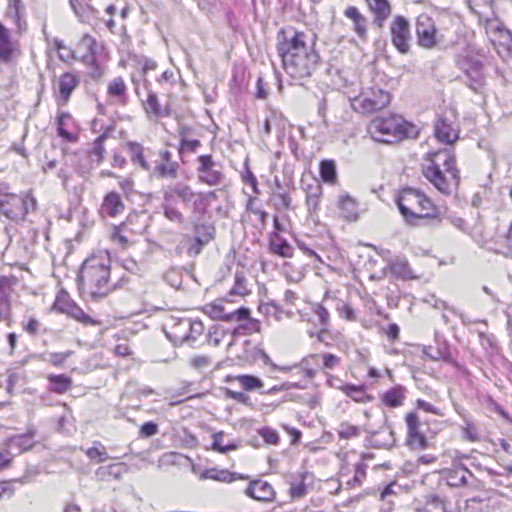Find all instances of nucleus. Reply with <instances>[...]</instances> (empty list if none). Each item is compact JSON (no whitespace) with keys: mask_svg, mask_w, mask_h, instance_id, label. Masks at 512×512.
<instances>
[{"mask_svg":"<svg viewBox=\"0 0 512 512\" xmlns=\"http://www.w3.org/2000/svg\"><path fill=\"white\" fill-rule=\"evenodd\" d=\"M277 53L285 72L295 80L313 75L320 64L314 36L293 29H281L277 34Z\"/></svg>","mask_w":512,"mask_h":512,"instance_id":"f257e3e1","label":"nucleus"},{"mask_svg":"<svg viewBox=\"0 0 512 512\" xmlns=\"http://www.w3.org/2000/svg\"><path fill=\"white\" fill-rule=\"evenodd\" d=\"M425 179L444 195L452 194L460 182L454 155L447 149L425 154L421 163Z\"/></svg>","mask_w":512,"mask_h":512,"instance_id":"f03ea898","label":"nucleus"},{"mask_svg":"<svg viewBox=\"0 0 512 512\" xmlns=\"http://www.w3.org/2000/svg\"><path fill=\"white\" fill-rule=\"evenodd\" d=\"M109 275L110 267L107 264L95 257L87 259L80 272V285L87 289L92 297H104L110 290Z\"/></svg>","mask_w":512,"mask_h":512,"instance_id":"7ed1b4c3","label":"nucleus"},{"mask_svg":"<svg viewBox=\"0 0 512 512\" xmlns=\"http://www.w3.org/2000/svg\"><path fill=\"white\" fill-rule=\"evenodd\" d=\"M413 126L400 117L390 115L372 120L368 126L371 138L380 143L392 144L409 137Z\"/></svg>","mask_w":512,"mask_h":512,"instance_id":"20e7f679","label":"nucleus"},{"mask_svg":"<svg viewBox=\"0 0 512 512\" xmlns=\"http://www.w3.org/2000/svg\"><path fill=\"white\" fill-rule=\"evenodd\" d=\"M396 202L400 213L409 222L418 218L431 217L435 212L432 201L414 188L403 189Z\"/></svg>","mask_w":512,"mask_h":512,"instance_id":"39448f33","label":"nucleus"},{"mask_svg":"<svg viewBox=\"0 0 512 512\" xmlns=\"http://www.w3.org/2000/svg\"><path fill=\"white\" fill-rule=\"evenodd\" d=\"M455 63L466 76L469 88L477 92L485 81L484 65L478 52L467 48L456 55Z\"/></svg>","mask_w":512,"mask_h":512,"instance_id":"423d86ee","label":"nucleus"},{"mask_svg":"<svg viewBox=\"0 0 512 512\" xmlns=\"http://www.w3.org/2000/svg\"><path fill=\"white\" fill-rule=\"evenodd\" d=\"M391 101L389 92L383 89H370L351 101L353 110L363 115L377 113L386 108Z\"/></svg>","mask_w":512,"mask_h":512,"instance_id":"0eeeda50","label":"nucleus"},{"mask_svg":"<svg viewBox=\"0 0 512 512\" xmlns=\"http://www.w3.org/2000/svg\"><path fill=\"white\" fill-rule=\"evenodd\" d=\"M417 43L424 49H434L445 42V35L437 29L434 20L427 14H420L416 20Z\"/></svg>","mask_w":512,"mask_h":512,"instance_id":"6e6552de","label":"nucleus"},{"mask_svg":"<svg viewBox=\"0 0 512 512\" xmlns=\"http://www.w3.org/2000/svg\"><path fill=\"white\" fill-rule=\"evenodd\" d=\"M390 32L395 48L402 54L407 53L411 40L409 21L403 16L395 17L390 25Z\"/></svg>","mask_w":512,"mask_h":512,"instance_id":"1a4fd4ad","label":"nucleus"},{"mask_svg":"<svg viewBox=\"0 0 512 512\" xmlns=\"http://www.w3.org/2000/svg\"><path fill=\"white\" fill-rule=\"evenodd\" d=\"M202 310L211 319L225 322L242 321L248 317L249 313V309L246 307H240L233 311H226V308L221 301L206 304Z\"/></svg>","mask_w":512,"mask_h":512,"instance_id":"9d476101","label":"nucleus"},{"mask_svg":"<svg viewBox=\"0 0 512 512\" xmlns=\"http://www.w3.org/2000/svg\"><path fill=\"white\" fill-rule=\"evenodd\" d=\"M442 474L447 485L454 488L463 486L476 487L479 483L473 474L461 463H454L451 469L443 470Z\"/></svg>","mask_w":512,"mask_h":512,"instance_id":"9b49d317","label":"nucleus"},{"mask_svg":"<svg viewBox=\"0 0 512 512\" xmlns=\"http://www.w3.org/2000/svg\"><path fill=\"white\" fill-rule=\"evenodd\" d=\"M407 425L406 444L413 450H423L428 447V440L421 432V423L415 412H409L405 417Z\"/></svg>","mask_w":512,"mask_h":512,"instance_id":"f8f14e48","label":"nucleus"},{"mask_svg":"<svg viewBox=\"0 0 512 512\" xmlns=\"http://www.w3.org/2000/svg\"><path fill=\"white\" fill-rule=\"evenodd\" d=\"M178 163L172 160V155L167 149L161 150L158 159L155 160V166L152 175L161 178H176Z\"/></svg>","mask_w":512,"mask_h":512,"instance_id":"ddd939ff","label":"nucleus"},{"mask_svg":"<svg viewBox=\"0 0 512 512\" xmlns=\"http://www.w3.org/2000/svg\"><path fill=\"white\" fill-rule=\"evenodd\" d=\"M436 138L445 144H453L459 138L458 127L447 117H438L434 125Z\"/></svg>","mask_w":512,"mask_h":512,"instance_id":"4468645a","label":"nucleus"},{"mask_svg":"<svg viewBox=\"0 0 512 512\" xmlns=\"http://www.w3.org/2000/svg\"><path fill=\"white\" fill-rule=\"evenodd\" d=\"M245 494L260 502H272L275 499V491L267 481H251L245 490Z\"/></svg>","mask_w":512,"mask_h":512,"instance_id":"2eb2a0df","label":"nucleus"},{"mask_svg":"<svg viewBox=\"0 0 512 512\" xmlns=\"http://www.w3.org/2000/svg\"><path fill=\"white\" fill-rule=\"evenodd\" d=\"M0 206L2 213L10 219L23 217V209H26L23 197L18 195L6 196L0 200Z\"/></svg>","mask_w":512,"mask_h":512,"instance_id":"dca6fc26","label":"nucleus"},{"mask_svg":"<svg viewBox=\"0 0 512 512\" xmlns=\"http://www.w3.org/2000/svg\"><path fill=\"white\" fill-rule=\"evenodd\" d=\"M78 84V77L71 72H66L59 78L58 90L61 104H66L68 102L72 92L78 86Z\"/></svg>","mask_w":512,"mask_h":512,"instance_id":"f3484780","label":"nucleus"},{"mask_svg":"<svg viewBox=\"0 0 512 512\" xmlns=\"http://www.w3.org/2000/svg\"><path fill=\"white\" fill-rule=\"evenodd\" d=\"M270 252L283 258H290L293 256V247L288 241L273 232L269 239Z\"/></svg>","mask_w":512,"mask_h":512,"instance_id":"a211bd4d","label":"nucleus"},{"mask_svg":"<svg viewBox=\"0 0 512 512\" xmlns=\"http://www.w3.org/2000/svg\"><path fill=\"white\" fill-rule=\"evenodd\" d=\"M344 15L352 20L353 30L357 33L361 40L367 39L366 19L354 6L345 9Z\"/></svg>","mask_w":512,"mask_h":512,"instance_id":"6ab92c4d","label":"nucleus"},{"mask_svg":"<svg viewBox=\"0 0 512 512\" xmlns=\"http://www.w3.org/2000/svg\"><path fill=\"white\" fill-rule=\"evenodd\" d=\"M124 207L121 196L116 192L108 193L102 204L103 211L111 217L121 214L124 211Z\"/></svg>","mask_w":512,"mask_h":512,"instance_id":"aec40b11","label":"nucleus"},{"mask_svg":"<svg viewBox=\"0 0 512 512\" xmlns=\"http://www.w3.org/2000/svg\"><path fill=\"white\" fill-rule=\"evenodd\" d=\"M371 12L375 15V21L379 27L391 13V8L387 0H366Z\"/></svg>","mask_w":512,"mask_h":512,"instance_id":"412c9836","label":"nucleus"},{"mask_svg":"<svg viewBox=\"0 0 512 512\" xmlns=\"http://www.w3.org/2000/svg\"><path fill=\"white\" fill-rule=\"evenodd\" d=\"M190 318L173 319L170 326L169 335L173 337L174 342L183 344L187 340Z\"/></svg>","mask_w":512,"mask_h":512,"instance_id":"4be33fe9","label":"nucleus"},{"mask_svg":"<svg viewBox=\"0 0 512 512\" xmlns=\"http://www.w3.org/2000/svg\"><path fill=\"white\" fill-rule=\"evenodd\" d=\"M144 109L146 113L152 114L155 116H168L170 115V109L167 106L164 110H162L161 105L158 101V97L155 92L149 90L148 97L146 101L143 102Z\"/></svg>","mask_w":512,"mask_h":512,"instance_id":"5701e85b","label":"nucleus"},{"mask_svg":"<svg viewBox=\"0 0 512 512\" xmlns=\"http://www.w3.org/2000/svg\"><path fill=\"white\" fill-rule=\"evenodd\" d=\"M390 269L394 275L402 279H413L415 275L405 258H397L390 264Z\"/></svg>","mask_w":512,"mask_h":512,"instance_id":"b1692460","label":"nucleus"},{"mask_svg":"<svg viewBox=\"0 0 512 512\" xmlns=\"http://www.w3.org/2000/svg\"><path fill=\"white\" fill-rule=\"evenodd\" d=\"M306 475L299 474L293 480L290 481L289 493L293 499H300L306 496L308 493L309 487L305 483Z\"/></svg>","mask_w":512,"mask_h":512,"instance_id":"393cba45","label":"nucleus"},{"mask_svg":"<svg viewBox=\"0 0 512 512\" xmlns=\"http://www.w3.org/2000/svg\"><path fill=\"white\" fill-rule=\"evenodd\" d=\"M199 478L201 480L211 479V480L220 481V482H232L236 479L234 477V474L229 472L228 470H218L216 468H210V469L204 470L200 474Z\"/></svg>","mask_w":512,"mask_h":512,"instance_id":"a878e982","label":"nucleus"},{"mask_svg":"<svg viewBox=\"0 0 512 512\" xmlns=\"http://www.w3.org/2000/svg\"><path fill=\"white\" fill-rule=\"evenodd\" d=\"M55 307L58 308L61 311L67 312L72 318L76 319L77 321L85 324V325H95L96 321H94L89 315H87L81 308L72 305L69 306L68 309H64L60 301L57 300L55 303Z\"/></svg>","mask_w":512,"mask_h":512,"instance_id":"bb28decb","label":"nucleus"},{"mask_svg":"<svg viewBox=\"0 0 512 512\" xmlns=\"http://www.w3.org/2000/svg\"><path fill=\"white\" fill-rule=\"evenodd\" d=\"M23 10L24 7L20 0H10L7 15L13 19L19 31L26 29V22L22 21Z\"/></svg>","mask_w":512,"mask_h":512,"instance_id":"cd10ccee","label":"nucleus"},{"mask_svg":"<svg viewBox=\"0 0 512 512\" xmlns=\"http://www.w3.org/2000/svg\"><path fill=\"white\" fill-rule=\"evenodd\" d=\"M48 379L51 385L50 389L58 394L66 392L72 384L71 378L64 374L49 375Z\"/></svg>","mask_w":512,"mask_h":512,"instance_id":"c85d7f7f","label":"nucleus"},{"mask_svg":"<svg viewBox=\"0 0 512 512\" xmlns=\"http://www.w3.org/2000/svg\"><path fill=\"white\" fill-rule=\"evenodd\" d=\"M339 208L344 218L354 221L357 218V207L352 198L349 196L342 197L339 201Z\"/></svg>","mask_w":512,"mask_h":512,"instance_id":"c756f323","label":"nucleus"},{"mask_svg":"<svg viewBox=\"0 0 512 512\" xmlns=\"http://www.w3.org/2000/svg\"><path fill=\"white\" fill-rule=\"evenodd\" d=\"M246 391H255L263 387V382L253 375H237L233 377Z\"/></svg>","mask_w":512,"mask_h":512,"instance_id":"7c9ffc66","label":"nucleus"},{"mask_svg":"<svg viewBox=\"0 0 512 512\" xmlns=\"http://www.w3.org/2000/svg\"><path fill=\"white\" fill-rule=\"evenodd\" d=\"M404 399L402 388L395 387L383 394L382 400L389 407H398L402 405Z\"/></svg>","mask_w":512,"mask_h":512,"instance_id":"2f4dec72","label":"nucleus"},{"mask_svg":"<svg viewBox=\"0 0 512 512\" xmlns=\"http://www.w3.org/2000/svg\"><path fill=\"white\" fill-rule=\"evenodd\" d=\"M320 175L324 182L334 183L337 177L335 162L333 160H323L320 163Z\"/></svg>","mask_w":512,"mask_h":512,"instance_id":"473e14b6","label":"nucleus"},{"mask_svg":"<svg viewBox=\"0 0 512 512\" xmlns=\"http://www.w3.org/2000/svg\"><path fill=\"white\" fill-rule=\"evenodd\" d=\"M225 179L224 174L215 168L199 173V180L210 186L221 184Z\"/></svg>","mask_w":512,"mask_h":512,"instance_id":"72a5a7b5","label":"nucleus"},{"mask_svg":"<svg viewBox=\"0 0 512 512\" xmlns=\"http://www.w3.org/2000/svg\"><path fill=\"white\" fill-rule=\"evenodd\" d=\"M106 140V135L105 134H102L100 136H98L94 143H93V148L92 150L89 152V159H90V162H96L97 164L101 163L103 158H104V141Z\"/></svg>","mask_w":512,"mask_h":512,"instance_id":"f704fd0d","label":"nucleus"},{"mask_svg":"<svg viewBox=\"0 0 512 512\" xmlns=\"http://www.w3.org/2000/svg\"><path fill=\"white\" fill-rule=\"evenodd\" d=\"M415 512H447L444 502L439 497H432L424 505L415 507Z\"/></svg>","mask_w":512,"mask_h":512,"instance_id":"c9c22d12","label":"nucleus"},{"mask_svg":"<svg viewBox=\"0 0 512 512\" xmlns=\"http://www.w3.org/2000/svg\"><path fill=\"white\" fill-rule=\"evenodd\" d=\"M203 332L204 325L202 324V322L190 319L187 340H185V343L193 345L197 341V339L203 334Z\"/></svg>","mask_w":512,"mask_h":512,"instance_id":"e433bc0d","label":"nucleus"},{"mask_svg":"<svg viewBox=\"0 0 512 512\" xmlns=\"http://www.w3.org/2000/svg\"><path fill=\"white\" fill-rule=\"evenodd\" d=\"M126 90V84L122 77H116L108 84V94L110 96L123 98L126 95Z\"/></svg>","mask_w":512,"mask_h":512,"instance_id":"4c0bfd02","label":"nucleus"},{"mask_svg":"<svg viewBox=\"0 0 512 512\" xmlns=\"http://www.w3.org/2000/svg\"><path fill=\"white\" fill-rule=\"evenodd\" d=\"M211 239H212L211 232H208L207 235L205 236V238H202L200 236L199 228H196V236L194 239V243L189 247L188 254L190 256L198 255L201 252L203 246L206 245Z\"/></svg>","mask_w":512,"mask_h":512,"instance_id":"58836bf2","label":"nucleus"},{"mask_svg":"<svg viewBox=\"0 0 512 512\" xmlns=\"http://www.w3.org/2000/svg\"><path fill=\"white\" fill-rule=\"evenodd\" d=\"M130 150L132 152L131 161L134 164H139L144 170L149 171L150 167L143 155V148L137 143H130Z\"/></svg>","mask_w":512,"mask_h":512,"instance_id":"ea45409f","label":"nucleus"},{"mask_svg":"<svg viewBox=\"0 0 512 512\" xmlns=\"http://www.w3.org/2000/svg\"><path fill=\"white\" fill-rule=\"evenodd\" d=\"M342 390L347 396L356 402H365L368 398L362 386L345 385Z\"/></svg>","mask_w":512,"mask_h":512,"instance_id":"a19ab883","label":"nucleus"},{"mask_svg":"<svg viewBox=\"0 0 512 512\" xmlns=\"http://www.w3.org/2000/svg\"><path fill=\"white\" fill-rule=\"evenodd\" d=\"M123 464H112V465H108V466H104V467H100L97 472H96V475L101 479V480H104L106 478V476H112L116 479L120 478L121 474H122V471L120 469V467L122 466Z\"/></svg>","mask_w":512,"mask_h":512,"instance_id":"79ce46f5","label":"nucleus"},{"mask_svg":"<svg viewBox=\"0 0 512 512\" xmlns=\"http://www.w3.org/2000/svg\"><path fill=\"white\" fill-rule=\"evenodd\" d=\"M69 118H70V115L68 113H61L57 117V124H58L57 131H58L59 136L64 138L67 142H76L77 136L72 133H69L67 130L63 129L65 120H67Z\"/></svg>","mask_w":512,"mask_h":512,"instance_id":"37998d69","label":"nucleus"},{"mask_svg":"<svg viewBox=\"0 0 512 512\" xmlns=\"http://www.w3.org/2000/svg\"><path fill=\"white\" fill-rule=\"evenodd\" d=\"M360 434V429L348 423H341L338 429V435L341 439L349 440L357 437Z\"/></svg>","mask_w":512,"mask_h":512,"instance_id":"c03bdc74","label":"nucleus"},{"mask_svg":"<svg viewBox=\"0 0 512 512\" xmlns=\"http://www.w3.org/2000/svg\"><path fill=\"white\" fill-rule=\"evenodd\" d=\"M11 52L8 31L0 24V56L8 57Z\"/></svg>","mask_w":512,"mask_h":512,"instance_id":"a18cd8bd","label":"nucleus"},{"mask_svg":"<svg viewBox=\"0 0 512 512\" xmlns=\"http://www.w3.org/2000/svg\"><path fill=\"white\" fill-rule=\"evenodd\" d=\"M224 434L223 432L215 433L213 436V444L212 447L214 450L220 452V453H227L228 451L236 449V444L231 443L228 445H222Z\"/></svg>","mask_w":512,"mask_h":512,"instance_id":"49530a36","label":"nucleus"},{"mask_svg":"<svg viewBox=\"0 0 512 512\" xmlns=\"http://www.w3.org/2000/svg\"><path fill=\"white\" fill-rule=\"evenodd\" d=\"M258 434L270 445H276L279 442V435L276 430L270 427H263L258 430Z\"/></svg>","mask_w":512,"mask_h":512,"instance_id":"de8ad7c7","label":"nucleus"},{"mask_svg":"<svg viewBox=\"0 0 512 512\" xmlns=\"http://www.w3.org/2000/svg\"><path fill=\"white\" fill-rule=\"evenodd\" d=\"M321 195V187L317 186L313 191L307 193L306 205L309 212H313L317 209L319 204V198Z\"/></svg>","mask_w":512,"mask_h":512,"instance_id":"09e8293b","label":"nucleus"},{"mask_svg":"<svg viewBox=\"0 0 512 512\" xmlns=\"http://www.w3.org/2000/svg\"><path fill=\"white\" fill-rule=\"evenodd\" d=\"M173 192L181 198L184 202H190L194 198L195 194L192 189L185 184H177L173 188Z\"/></svg>","mask_w":512,"mask_h":512,"instance_id":"8fccbe9b","label":"nucleus"},{"mask_svg":"<svg viewBox=\"0 0 512 512\" xmlns=\"http://www.w3.org/2000/svg\"><path fill=\"white\" fill-rule=\"evenodd\" d=\"M244 281H245V278H244L243 274L237 273L235 275V283L230 291V294L244 296L246 294V288L244 286Z\"/></svg>","mask_w":512,"mask_h":512,"instance_id":"3c124183","label":"nucleus"},{"mask_svg":"<svg viewBox=\"0 0 512 512\" xmlns=\"http://www.w3.org/2000/svg\"><path fill=\"white\" fill-rule=\"evenodd\" d=\"M243 321H246V323L243 324L244 331L246 334L259 333L261 331L260 321L257 319L251 318L250 312L248 313V317L245 318Z\"/></svg>","mask_w":512,"mask_h":512,"instance_id":"603ef678","label":"nucleus"},{"mask_svg":"<svg viewBox=\"0 0 512 512\" xmlns=\"http://www.w3.org/2000/svg\"><path fill=\"white\" fill-rule=\"evenodd\" d=\"M313 357H322L324 369H333L340 363V358L330 353L313 355Z\"/></svg>","mask_w":512,"mask_h":512,"instance_id":"864d4df0","label":"nucleus"},{"mask_svg":"<svg viewBox=\"0 0 512 512\" xmlns=\"http://www.w3.org/2000/svg\"><path fill=\"white\" fill-rule=\"evenodd\" d=\"M198 162H199V166L197 168V171L199 173L215 168V162L213 161V158L211 155H201L198 158Z\"/></svg>","mask_w":512,"mask_h":512,"instance_id":"5fc2aeb1","label":"nucleus"},{"mask_svg":"<svg viewBox=\"0 0 512 512\" xmlns=\"http://www.w3.org/2000/svg\"><path fill=\"white\" fill-rule=\"evenodd\" d=\"M158 433V425L154 422H146L141 426L140 435L142 437H152Z\"/></svg>","mask_w":512,"mask_h":512,"instance_id":"6e6d98bb","label":"nucleus"},{"mask_svg":"<svg viewBox=\"0 0 512 512\" xmlns=\"http://www.w3.org/2000/svg\"><path fill=\"white\" fill-rule=\"evenodd\" d=\"M211 358L205 355L195 356L191 360V364L196 369H203L211 364Z\"/></svg>","mask_w":512,"mask_h":512,"instance_id":"4d7b16f0","label":"nucleus"},{"mask_svg":"<svg viewBox=\"0 0 512 512\" xmlns=\"http://www.w3.org/2000/svg\"><path fill=\"white\" fill-rule=\"evenodd\" d=\"M80 46L86 48L89 52V57H92L96 49V41L89 35L83 36L80 42Z\"/></svg>","mask_w":512,"mask_h":512,"instance_id":"13d9d810","label":"nucleus"},{"mask_svg":"<svg viewBox=\"0 0 512 512\" xmlns=\"http://www.w3.org/2000/svg\"><path fill=\"white\" fill-rule=\"evenodd\" d=\"M86 455L90 458V459H98V462H104L106 461L109 457L107 455V453L103 450H99L95 447H91L89 448L87 451H86Z\"/></svg>","mask_w":512,"mask_h":512,"instance_id":"bf43d9fd","label":"nucleus"},{"mask_svg":"<svg viewBox=\"0 0 512 512\" xmlns=\"http://www.w3.org/2000/svg\"><path fill=\"white\" fill-rule=\"evenodd\" d=\"M200 146L199 140H191L188 138H184L183 141H180L179 152H183L185 150L193 152Z\"/></svg>","mask_w":512,"mask_h":512,"instance_id":"052dcab7","label":"nucleus"},{"mask_svg":"<svg viewBox=\"0 0 512 512\" xmlns=\"http://www.w3.org/2000/svg\"><path fill=\"white\" fill-rule=\"evenodd\" d=\"M40 323L37 319L29 318L27 322H23L24 330L30 335H36L39 331Z\"/></svg>","mask_w":512,"mask_h":512,"instance_id":"680f3d73","label":"nucleus"},{"mask_svg":"<svg viewBox=\"0 0 512 512\" xmlns=\"http://www.w3.org/2000/svg\"><path fill=\"white\" fill-rule=\"evenodd\" d=\"M226 395L228 398H231L237 402L244 403V404H248L249 400H250V397L246 393L232 391L230 389H227Z\"/></svg>","mask_w":512,"mask_h":512,"instance_id":"e2e57ef3","label":"nucleus"},{"mask_svg":"<svg viewBox=\"0 0 512 512\" xmlns=\"http://www.w3.org/2000/svg\"><path fill=\"white\" fill-rule=\"evenodd\" d=\"M365 476H366V472H365L364 466L362 464H359L356 467L354 477L352 478V480H350L348 482V484L353 485V486L360 485L362 483V480L365 478Z\"/></svg>","mask_w":512,"mask_h":512,"instance_id":"0e129e2a","label":"nucleus"},{"mask_svg":"<svg viewBox=\"0 0 512 512\" xmlns=\"http://www.w3.org/2000/svg\"><path fill=\"white\" fill-rule=\"evenodd\" d=\"M315 314L318 316L319 321L322 325H327L329 321V312L325 307L320 304H317L314 308Z\"/></svg>","mask_w":512,"mask_h":512,"instance_id":"69168bd1","label":"nucleus"},{"mask_svg":"<svg viewBox=\"0 0 512 512\" xmlns=\"http://www.w3.org/2000/svg\"><path fill=\"white\" fill-rule=\"evenodd\" d=\"M165 216L173 222H182L183 215L173 207H166L164 211Z\"/></svg>","mask_w":512,"mask_h":512,"instance_id":"338daca9","label":"nucleus"},{"mask_svg":"<svg viewBox=\"0 0 512 512\" xmlns=\"http://www.w3.org/2000/svg\"><path fill=\"white\" fill-rule=\"evenodd\" d=\"M71 354V351H67L64 353H53L50 355L49 361L55 366L61 365Z\"/></svg>","mask_w":512,"mask_h":512,"instance_id":"774afa93","label":"nucleus"}]
</instances>
